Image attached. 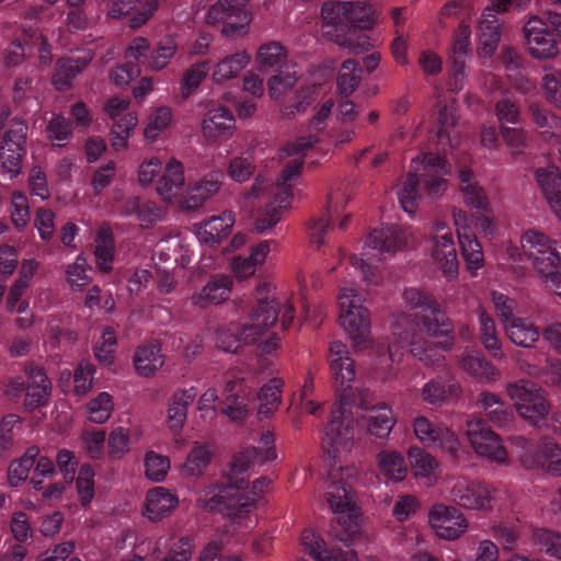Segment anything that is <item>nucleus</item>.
I'll use <instances>...</instances> for the list:
<instances>
[{"label": "nucleus", "instance_id": "14", "mask_svg": "<svg viewBox=\"0 0 561 561\" xmlns=\"http://www.w3.org/2000/svg\"><path fill=\"white\" fill-rule=\"evenodd\" d=\"M459 181L465 203L480 214L476 220L477 228L484 234H492L495 226L490 216V203L482 187L476 182L473 172L468 168L460 169Z\"/></svg>", "mask_w": 561, "mask_h": 561}, {"label": "nucleus", "instance_id": "3", "mask_svg": "<svg viewBox=\"0 0 561 561\" xmlns=\"http://www.w3.org/2000/svg\"><path fill=\"white\" fill-rule=\"evenodd\" d=\"M411 168L403 186L398 192L399 202L407 213L414 211L421 185L428 196L439 197L446 190L445 175L449 173L446 159L432 152L413 160Z\"/></svg>", "mask_w": 561, "mask_h": 561}, {"label": "nucleus", "instance_id": "44", "mask_svg": "<svg viewBox=\"0 0 561 561\" xmlns=\"http://www.w3.org/2000/svg\"><path fill=\"white\" fill-rule=\"evenodd\" d=\"M528 113L531 122L541 129L545 139L557 138L556 130L561 129V119L557 115L537 103L529 104Z\"/></svg>", "mask_w": 561, "mask_h": 561}, {"label": "nucleus", "instance_id": "8", "mask_svg": "<svg viewBox=\"0 0 561 561\" xmlns=\"http://www.w3.org/2000/svg\"><path fill=\"white\" fill-rule=\"evenodd\" d=\"M523 30L529 54L538 59L550 58L561 41V13L547 12L545 19L533 15Z\"/></svg>", "mask_w": 561, "mask_h": 561}, {"label": "nucleus", "instance_id": "46", "mask_svg": "<svg viewBox=\"0 0 561 561\" xmlns=\"http://www.w3.org/2000/svg\"><path fill=\"white\" fill-rule=\"evenodd\" d=\"M301 543L305 551L314 561H342V551H330L325 541L313 530L306 529L301 534Z\"/></svg>", "mask_w": 561, "mask_h": 561}, {"label": "nucleus", "instance_id": "16", "mask_svg": "<svg viewBox=\"0 0 561 561\" xmlns=\"http://www.w3.org/2000/svg\"><path fill=\"white\" fill-rule=\"evenodd\" d=\"M413 431L416 438L425 447L440 449L453 457L457 456L459 440L447 426L433 423L426 416H416L413 421Z\"/></svg>", "mask_w": 561, "mask_h": 561}, {"label": "nucleus", "instance_id": "56", "mask_svg": "<svg viewBox=\"0 0 561 561\" xmlns=\"http://www.w3.org/2000/svg\"><path fill=\"white\" fill-rule=\"evenodd\" d=\"M535 176L541 193L548 202L559 194L558 191H561V172L557 167L538 168Z\"/></svg>", "mask_w": 561, "mask_h": 561}, {"label": "nucleus", "instance_id": "30", "mask_svg": "<svg viewBox=\"0 0 561 561\" xmlns=\"http://www.w3.org/2000/svg\"><path fill=\"white\" fill-rule=\"evenodd\" d=\"M478 404L483 410L488 421L497 427H506L514 420V412L500 396L482 391L478 396Z\"/></svg>", "mask_w": 561, "mask_h": 561}, {"label": "nucleus", "instance_id": "41", "mask_svg": "<svg viewBox=\"0 0 561 561\" xmlns=\"http://www.w3.org/2000/svg\"><path fill=\"white\" fill-rule=\"evenodd\" d=\"M339 197V195H330L325 215L313 219L309 225L310 240L318 248L324 243L325 233L332 229L333 220L340 215Z\"/></svg>", "mask_w": 561, "mask_h": 561}, {"label": "nucleus", "instance_id": "42", "mask_svg": "<svg viewBox=\"0 0 561 561\" xmlns=\"http://www.w3.org/2000/svg\"><path fill=\"white\" fill-rule=\"evenodd\" d=\"M504 328L508 339L520 347H533L540 336L539 329L523 318H516Z\"/></svg>", "mask_w": 561, "mask_h": 561}, {"label": "nucleus", "instance_id": "35", "mask_svg": "<svg viewBox=\"0 0 561 561\" xmlns=\"http://www.w3.org/2000/svg\"><path fill=\"white\" fill-rule=\"evenodd\" d=\"M234 218L231 211H224L202 222L197 228V234L203 242L219 243L231 231Z\"/></svg>", "mask_w": 561, "mask_h": 561}, {"label": "nucleus", "instance_id": "5", "mask_svg": "<svg viewBox=\"0 0 561 561\" xmlns=\"http://www.w3.org/2000/svg\"><path fill=\"white\" fill-rule=\"evenodd\" d=\"M404 302L413 310L415 325L428 336L443 339L438 346L449 350L455 341L454 324L440 308L437 300L419 288H407L403 291Z\"/></svg>", "mask_w": 561, "mask_h": 561}, {"label": "nucleus", "instance_id": "21", "mask_svg": "<svg viewBox=\"0 0 561 561\" xmlns=\"http://www.w3.org/2000/svg\"><path fill=\"white\" fill-rule=\"evenodd\" d=\"M245 393L244 379L228 373L225 377L222 412L233 421H243L249 413Z\"/></svg>", "mask_w": 561, "mask_h": 561}, {"label": "nucleus", "instance_id": "63", "mask_svg": "<svg viewBox=\"0 0 561 561\" xmlns=\"http://www.w3.org/2000/svg\"><path fill=\"white\" fill-rule=\"evenodd\" d=\"M533 540L540 550L561 560V535L549 529L537 528L533 531Z\"/></svg>", "mask_w": 561, "mask_h": 561}, {"label": "nucleus", "instance_id": "10", "mask_svg": "<svg viewBox=\"0 0 561 561\" xmlns=\"http://www.w3.org/2000/svg\"><path fill=\"white\" fill-rule=\"evenodd\" d=\"M515 445L519 448V460L526 469L547 468L553 476L561 474V447L551 438L543 437L533 442L517 437Z\"/></svg>", "mask_w": 561, "mask_h": 561}, {"label": "nucleus", "instance_id": "22", "mask_svg": "<svg viewBox=\"0 0 561 561\" xmlns=\"http://www.w3.org/2000/svg\"><path fill=\"white\" fill-rule=\"evenodd\" d=\"M225 174L221 170H214L192 184L182 199L185 209H197L217 194L222 186Z\"/></svg>", "mask_w": 561, "mask_h": 561}, {"label": "nucleus", "instance_id": "1", "mask_svg": "<svg viewBox=\"0 0 561 561\" xmlns=\"http://www.w3.org/2000/svg\"><path fill=\"white\" fill-rule=\"evenodd\" d=\"M329 363L337 401L331 411L323 445H329L335 451L348 448L354 438L352 407L356 399L352 382L355 379V369L346 345L339 341L330 345Z\"/></svg>", "mask_w": 561, "mask_h": 561}, {"label": "nucleus", "instance_id": "36", "mask_svg": "<svg viewBox=\"0 0 561 561\" xmlns=\"http://www.w3.org/2000/svg\"><path fill=\"white\" fill-rule=\"evenodd\" d=\"M94 257L96 267L102 273H108L113 268L115 257V238L108 226H101L96 232Z\"/></svg>", "mask_w": 561, "mask_h": 561}, {"label": "nucleus", "instance_id": "47", "mask_svg": "<svg viewBox=\"0 0 561 561\" xmlns=\"http://www.w3.org/2000/svg\"><path fill=\"white\" fill-rule=\"evenodd\" d=\"M38 455V447L31 446L20 459L10 462L8 468V481L11 486L16 488L27 479L30 470L34 467Z\"/></svg>", "mask_w": 561, "mask_h": 561}, {"label": "nucleus", "instance_id": "34", "mask_svg": "<svg viewBox=\"0 0 561 561\" xmlns=\"http://www.w3.org/2000/svg\"><path fill=\"white\" fill-rule=\"evenodd\" d=\"M185 182L184 169L181 162L171 159L164 167L163 173L157 184V193L164 199L176 197Z\"/></svg>", "mask_w": 561, "mask_h": 561}, {"label": "nucleus", "instance_id": "27", "mask_svg": "<svg viewBox=\"0 0 561 561\" xmlns=\"http://www.w3.org/2000/svg\"><path fill=\"white\" fill-rule=\"evenodd\" d=\"M522 247L525 255L531 261L536 271H546L548 270L542 259V254H546L547 251H554L557 249V242L550 239L543 232H540L535 229H529L525 231L520 239Z\"/></svg>", "mask_w": 561, "mask_h": 561}, {"label": "nucleus", "instance_id": "39", "mask_svg": "<svg viewBox=\"0 0 561 561\" xmlns=\"http://www.w3.org/2000/svg\"><path fill=\"white\" fill-rule=\"evenodd\" d=\"M234 117L230 110L218 106L210 110L203 121V133L209 139H218L230 133Z\"/></svg>", "mask_w": 561, "mask_h": 561}, {"label": "nucleus", "instance_id": "49", "mask_svg": "<svg viewBox=\"0 0 561 561\" xmlns=\"http://www.w3.org/2000/svg\"><path fill=\"white\" fill-rule=\"evenodd\" d=\"M178 50V43L173 36H164L151 47L148 59V68L154 71L164 69L174 57Z\"/></svg>", "mask_w": 561, "mask_h": 561}, {"label": "nucleus", "instance_id": "17", "mask_svg": "<svg viewBox=\"0 0 561 561\" xmlns=\"http://www.w3.org/2000/svg\"><path fill=\"white\" fill-rule=\"evenodd\" d=\"M467 436L477 454L499 465L507 462V453L500 436L486 426L483 420L468 421Z\"/></svg>", "mask_w": 561, "mask_h": 561}, {"label": "nucleus", "instance_id": "61", "mask_svg": "<svg viewBox=\"0 0 561 561\" xmlns=\"http://www.w3.org/2000/svg\"><path fill=\"white\" fill-rule=\"evenodd\" d=\"M209 70V62L201 61L193 65L184 72L181 81V93L184 99H187L193 91L198 88Z\"/></svg>", "mask_w": 561, "mask_h": 561}, {"label": "nucleus", "instance_id": "52", "mask_svg": "<svg viewBox=\"0 0 561 561\" xmlns=\"http://www.w3.org/2000/svg\"><path fill=\"white\" fill-rule=\"evenodd\" d=\"M362 67L354 59L344 60L337 77V89L342 98L347 99L360 81Z\"/></svg>", "mask_w": 561, "mask_h": 561}, {"label": "nucleus", "instance_id": "58", "mask_svg": "<svg viewBox=\"0 0 561 561\" xmlns=\"http://www.w3.org/2000/svg\"><path fill=\"white\" fill-rule=\"evenodd\" d=\"M323 23L333 26L335 32H342L350 22L348 11L344 3L339 1L324 2L321 9Z\"/></svg>", "mask_w": 561, "mask_h": 561}, {"label": "nucleus", "instance_id": "15", "mask_svg": "<svg viewBox=\"0 0 561 561\" xmlns=\"http://www.w3.org/2000/svg\"><path fill=\"white\" fill-rule=\"evenodd\" d=\"M449 495L456 505L466 510L489 511L492 508L493 489L482 481L457 479L450 488Z\"/></svg>", "mask_w": 561, "mask_h": 561}, {"label": "nucleus", "instance_id": "12", "mask_svg": "<svg viewBox=\"0 0 561 561\" xmlns=\"http://www.w3.org/2000/svg\"><path fill=\"white\" fill-rule=\"evenodd\" d=\"M506 392L522 417L535 426H540L545 422L549 405L534 382L518 380L508 383Z\"/></svg>", "mask_w": 561, "mask_h": 561}, {"label": "nucleus", "instance_id": "57", "mask_svg": "<svg viewBox=\"0 0 561 561\" xmlns=\"http://www.w3.org/2000/svg\"><path fill=\"white\" fill-rule=\"evenodd\" d=\"M541 256L545 260L543 263L548 265V270L537 272L541 277L546 278L547 283H550V288L561 298V254L558 250H554L547 251Z\"/></svg>", "mask_w": 561, "mask_h": 561}, {"label": "nucleus", "instance_id": "29", "mask_svg": "<svg viewBox=\"0 0 561 561\" xmlns=\"http://www.w3.org/2000/svg\"><path fill=\"white\" fill-rule=\"evenodd\" d=\"M179 504V499L163 486L152 488L147 492L145 515L153 522L168 516Z\"/></svg>", "mask_w": 561, "mask_h": 561}, {"label": "nucleus", "instance_id": "4", "mask_svg": "<svg viewBox=\"0 0 561 561\" xmlns=\"http://www.w3.org/2000/svg\"><path fill=\"white\" fill-rule=\"evenodd\" d=\"M242 473L232 471L230 467L226 483L218 485L217 491L207 500L206 507L231 518L241 517L248 513L272 484L267 477H260L253 481L251 490H248V481L240 477Z\"/></svg>", "mask_w": 561, "mask_h": 561}, {"label": "nucleus", "instance_id": "59", "mask_svg": "<svg viewBox=\"0 0 561 561\" xmlns=\"http://www.w3.org/2000/svg\"><path fill=\"white\" fill-rule=\"evenodd\" d=\"M480 341L496 357L501 355V342L496 334L494 320L484 311L479 313Z\"/></svg>", "mask_w": 561, "mask_h": 561}, {"label": "nucleus", "instance_id": "40", "mask_svg": "<svg viewBox=\"0 0 561 561\" xmlns=\"http://www.w3.org/2000/svg\"><path fill=\"white\" fill-rule=\"evenodd\" d=\"M460 366L466 373L483 382H493L500 376V371L480 353L463 355Z\"/></svg>", "mask_w": 561, "mask_h": 561}, {"label": "nucleus", "instance_id": "48", "mask_svg": "<svg viewBox=\"0 0 561 561\" xmlns=\"http://www.w3.org/2000/svg\"><path fill=\"white\" fill-rule=\"evenodd\" d=\"M249 61L250 56L245 51H239L225 57L215 66L213 72L214 81L221 82L237 77Z\"/></svg>", "mask_w": 561, "mask_h": 561}, {"label": "nucleus", "instance_id": "51", "mask_svg": "<svg viewBox=\"0 0 561 561\" xmlns=\"http://www.w3.org/2000/svg\"><path fill=\"white\" fill-rule=\"evenodd\" d=\"M283 381L279 378H273L265 383L259 392V411L261 417H268L280 403Z\"/></svg>", "mask_w": 561, "mask_h": 561}, {"label": "nucleus", "instance_id": "19", "mask_svg": "<svg viewBox=\"0 0 561 561\" xmlns=\"http://www.w3.org/2000/svg\"><path fill=\"white\" fill-rule=\"evenodd\" d=\"M274 434L270 431L261 435L262 447L247 446L232 458V471L237 473L254 472L255 467L276 459Z\"/></svg>", "mask_w": 561, "mask_h": 561}, {"label": "nucleus", "instance_id": "50", "mask_svg": "<svg viewBox=\"0 0 561 561\" xmlns=\"http://www.w3.org/2000/svg\"><path fill=\"white\" fill-rule=\"evenodd\" d=\"M523 530L524 525L518 518L506 519L493 526V536L505 550H513L518 546Z\"/></svg>", "mask_w": 561, "mask_h": 561}, {"label": "nucleus", "instance_id": "25", "mask_svg": "<svg viewBox=\"0 0 561 561\" xmlns=\"http://www.w3.org/2000/svg\"><path fill=\"white\" fill-rule=\"evenodd\" d=\"M25 373L30 381L26 386L24 407L27 411H34L47 404L51 383L42 367L27 366Z\"/></svg>", "mask_w": 561, "mask_h": 561}, {"label": "nucleus", "instance_id": "45", "mask_svg": "<svg viewBox=\"0 0 561 561\" xmlns=\"http://www.w3.org/2000/svg\"><path fill=\"white\" fill-rule=\"evenodd\" d=\"M380 473L392 482L402 481L408 472L405 460L398 451H380L377 456Z\"/></svg>", "mask_w": 561, "mask_h": 561}, {"label": "nucleus", "instance_id": "33", "mask_svg": "<svg viewBox=\"0 0 561 561\" xmlns=\"http://www.w3.org/2000/svg\"><path fill=\"white\" fill-rule=\"evenodd\" d=\"M123 214L135 216L141 226L150 227L162 219L163 208L154 202L131 196L123 204Z\"/></svg>", "mask_w": 561, "mask_h": 561}, {"label": "nucleus", "instance_id": "54", "mask_svg": "<svg viewBox=\"0 0 561 561\" xmlns=\"http://www.w3.org/2000/svg\"><path fill=\"white\" fill-rule=\"evenodd\" d=\"M319 87L316 84L301 88L293 102L284 103L282 113L285 118H291L296 114L305 112L318 98Z\"/></svg>", "mask_w": 561, "mask_h": 561}, {"label": "nucleus", "instance_id": "32", "mask_svg": "<svg viewBox=\"0 0 561 561\" xmlns=\"http://www.w3.org/2000/svg\"><path fill=\"white\" fill-rule=\"evenodd\" d=\"M196 396L197 389L195 387L179 390L172 396L168 408V425L173 434H178L182 430L187 417V408L193 403Z\"/></svg>", "mask_w": 561, "mask_h": 561}, {"label": "nucleus", "instance_id": "2", "mask_svg": "<svg viewBox=\"0 0 561 561\" xmlns=\"http://www.w3.org/2000/svg\"><path fill=\"white\" fill-rule=\"evenodd\" d=\"M318 140L317 135L301 136L287 142L282 149L283 154L291 159L287 161L277 182L270 190L272 201L254 222L257 232L264 233L274 227L280 220L282 213L289 207L293 199L291 182L300 175L307 151Z\"/></svg>", "mask_w": 561, "mask_h": 561}, {"label": "nucleus", "instance_id": "37", "mask_svg": "<svg viewBox=\"0 0 561 561\" xmlns=\"http://www.w3.org/2000/svg\"><path fill=\"white\" fill-rule=\"evenodd\" d=\"M480 49L485 56H491L497 48L501 38V24L491 8H486L478 25Z\"/></svg>", "mask_w": 561, "mask_h": 561}, {"label": "nucleus", "instance_id": "31", "mask_svg": "<svg viewBox=\"0 0 561 561\" xmlns=\"http://www.w3.org/2000/svg\"><path fill=\"white\" fill-rule=\"evenodd\" d=\"M231 286L232 280L229 276H214L198 293L192 296V304L199 308L211 304H221L228 299Z\"/></svg>", "mask_w": 561, "mask_h": 561}, {"label": "nucleus", "instance_id": "24", "mask_svg": "<svg viewBox=\"0 0 561 561\" xmlns=\"http://www.w3.org/2000/svg\"><path fill=\"white\" fill-rule=\"evenodd\" d=\"M461 393V387L450 375L437 376L422 388V399L432 405H443L456 400Z\"/></svg>", "mask_w": 561, "mask_h": 561}, {"label": "nucleus", "instance_id": "20", "mask_svg": "<svg viewBox=\"0 0 561 561\" xmlns=\"http://www.w3.org/2000/svg\"><path fill=\"white\" fill-rule=\"evenodd\" d=\"M434 231L433 257L447 278H455L458 275V259L450 228L443 222H436Z\"/></svg>", "mask_w": 561, "mask_h": 561}, {"label": "nucleus", "instance_id": "43", "mask_svg": "<svg viewBox=\"0 0 561 561\" xmlns=\"http://www.w3.org/2000/svg\"><path fill=\"white\" fill-rule=\"evenodd\" d=\"M458 240L468 271L474 273L484 264L482 245L471 232L458 230Z\"/></svg>", "mask_w": 561, "mask_h": 561}, {"label": "nucleus", "instance_id": "64", "mask_svg": "<svg viewBox=\"0 0 561 561\" xmlns=\"http://www.w3.org/2000/svg\"><path fill=\"white\" fill-rule=\"evenodd\" d=\"M113 411L112 397L107 392H101L88 403L89 420L102 424L108 420Z\"/></svg>", "mask_w": 561, "mask_h": 561}, {"label": "nucleus", "instance_id": "60", "mask_svg": "<svg viewBox=\"0 0 561 561\" xmlns=\"http://www.w3.org/2000/svg\"><path fill=\"white\" fill-rule=\"evenodd\" d=\"M137 124V117L133 113L124 114L123 117L113 123L111 129V144L115 150L127 146L129 133Z\"/></svg>", "mask_w": 561, "mask_h": 561}, {"label": "nucleus", "instance_id": "9", "mask_svg": "<svg viewBox=\"0 0 561 561\" xmlns=\"http://www.w3.org/2000/svg\"><path fill=\"white\" fill-rule=\"evenodd\" d=\"M339 321L354 344L365 347L370 336V316L362 296L353 288H343L337 297Z\"/></svg>", "mask_w": 561, "mask_h": 561}, {"label": "nucleus", "instance_id": "11", "mask_svg": "<svg viewBox=\"0 0 561 561\" xmlns=\"http://www.w3.org/2000/svg\"><path fill=\"white\" fill-rule=\"evenodd\" d=\"M249 0H218L206 14L209 25L220 26L226 36L244 34L251 21Z\"/></svg>", "mask_w": 561, "mask_h": 561}, {"label": "nucleus", "instance_id": "62", "mask_svg": "<svg viewBox=\"0 0 561 561\" xmlns=\"http://www.w3.org/2000/svg\"><path fill=\"white\" fill-rule=\"evenodd\" d=\"M76 484L81 505L88 507L95 494L94 470L90 465L84 463L80 467Z\"/></svg>", "mask_w": 561, "mask_h": 561}, {"label": "nucleus", "instance_id": "53", "mask_svg": "<svg viewBox=\"0 0 561 561\" xmlns=\"http://www.w3.org/2000/svg\"><path fill=\"white\" fill-rule=\"evenodd\" d=\"M319 87L316 84L301 88L293 102L284 103L282 113L285 118H291L296 114L305 112L318 98Z\"/></svg>", "mask_w": 561, "mask_h": 561}, {"label": "nucleus", "instance_id": "7", "mask_svg": "<svg viewBox=\"0 0 561 561\" xmlns=\"http://www.w3.org/2000/svg\"><path fill=\"white\" fill-rule=\"evenodd\" d=\"M277 321V306L259 298L253 307L250 322L240 327L231 323L217 332V345L229 353H237L241 345L255 343Z\"/></svg>", "mask_w": 561, "mask_h": 561}, {"label": "nucleus", "instance_id": "18", "mask_svg": "<svg viewBox=\"0 0 561 561\" xmlns=\"http://www.w3.org/2000/svg\"><path fill=\"white\" fill-rule=\"evenodd\" d=\"M428 519L435 534L446 540H456L467 531L468 520L455 506L436 504L430 511Z\"/></svg>", "mask_w": 561, "mask_h": 561}, {"label": "nucleus", "instance_id": "23", "mask_svg": "<svg viewBox=\"0 0 561 561\" xmlns=\"http://www.w3.org/2000/svg\"><path fill=\"white\" fill-rule=\"evenodd\" d=\"M367 396L365 390L358 392V408L369 411L366 422L367 431L376 438L386 439L396 423L393 412L386 404L370 407L366 399Z\"/></svg>", "mask_w": 561, "mask_h": 561}, {"label": "nucleus", "instance_id": "6", "mask_svg": "<svg viewBox=\"0 0 561 561\" xmlns=\"http://www.w3.org/2000/svg\"><path fill=\"white\" fill-rule=\"evenodd\" d=\"M353 468H335L332 466L329 472V484L325 492L330 510L336 516L337 524L343 528L344 534H335L336 539L346 542L355 533L358 517V508L352 494Z\"/></svg>", "mask_w": 561, "mask_h": 561}, {"label": "nucleus", "instance_id": "26", "mask_svg": "<svg viewBox=\"0 0 561 561\" xmlns=\"http://www.w3.org/2000/svg\"><path fill=\"white\" fill-rule=\"evenodd\" d=\"M405 243L404 236L398 226L390 225L374 229L366 241V247L377 251L381 259L392 256Z\"/></svg>", "mask_w": 561, "mask_h": 561}, {"label": "nucleus", "instance_id": "55", "mask_svg": "<svg viewBox=\"0 0 561 561\" xmlns=\"http://www.w3.org/2000/svg\"><path fill=\"white\" fill-rule=\"evenodd\" d=\"M535 176L541 193L548 202L559 194L558 191H561V172L557 167L538 168Z\"/></svg>", "mask_w": 561, "mask_h": 561}, {"label": "nucleus", "instance_id": "13", "mask_svg": "<svg viewBox=\"0 0 561 561\" xmlns=\"http://www.w3.org/2000/svg\"><path fill=\"white\" fill-rule=\"evenodd\" d=\"M410 323V317L400 314L396 317L391 323L392 334L396 341L388 346L389 356L392 362L396 360V352L399 348L411 346V353L414 357L421 360L426 366L439 367L444 363V356L438 354L432 346H422L414 341V334L411 330L404 329L403 324Z\"/></svg>", "mask_w": 561, "mask_h": 561}, {"label": "nucleus", "instance_id": "38", "mask_svg": "<svg viewBox=\"0 0 561 561\" xmlns=\"http://www.w3.org/2000/svg\"><path fill=\"white\" fill-rule=\"evenodd\" d=\"M163 363L164 357L161 353V346L157 342H149L139 346L134 356L135 368L142 377L153 376Z\"/></svg>", "mask_w": 561, "mask_h": 561}, {"label": "nucleus", "instance_id": "28", "mask_svg": "<svg viewBox=\"0 0 561 561\" xmlns=\"http://www.w3.org/2000/svg\"><path fill=\"white\" fill-rule=\"evenodd\" d=\"M91 60L92 56L90 55L58 59L53 75V84L56 90L60 92L68 91L72 85L73 79L85 69Z\"/></svg>", "mask_w": 561, "mask_h": 561}]
</instances>
